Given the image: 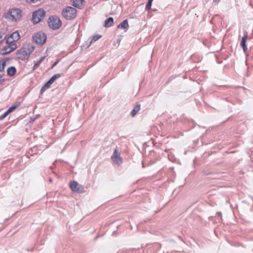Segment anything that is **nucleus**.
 Here are the masks:
<instances>
[{
  "label": "nucleus",
  "mask_w": 253,
  "mask_h": 253,
  "mask_svg": "<svg viewBox=\"0 0 253 253\" xmlns=\"http://www.w3.org/2000/svg\"><path fill=\"white\" fill-rule=\"evenodd\" d=\"M45 58V56H42L40 58V59L38 60L36 62H35L33 68V70L34 71L37 69L38 67H39L41 63L44 60Z\"/></svg>",
  "instance_id": "obj_17"
},
{
  "label": "nucleus",
  "mask_w": 253,
  "mask_h": 253,
  "mask_svg": "<svg viewBox=\"0 0 253 253\" xmlns=\"http://www.w3.org/2000/svg\"><path fill=\"white\" fill-rule=\"evenodd\" d=\"M49 27L52 30H57L60 28L62 22L60 18L56 16H51L48 20Z\"/></svg>",
  "instance_id": "obj_3"
},
{
  "label": "nucleus",
  "mask_w": 253,
  "mask_h": 253,
  "mask_svg": "<svg viewBox=\"0 0 253 253\" xmlns=\"http://www.w3.org/2000/svg\"><path fill=\"white\" fill-rule=\"evenodd\" d=\"M20 34L17 31H15L12 33L7 39L6 43L8 44L10 42H15L20 39Z\"/></svg>",
  "instance_id": "obj_8"
},
{
  "label": "nucleus",
  "mask_w": 253,
  "mask_h": 253,
  "mask_svg": "<svg viewBox=\"0 0 253 253\" xmlns=\"http://www.w3.org/2000/svg\"><path fill=\"white\" fill-rule=\"evenodd\" d=\"M3 17L8 21H14L10 9L3 14Z\"/></svg>",
  "instance_id": "obj_12"
},
{
  "label": "nucleus",
  "mask_w": 253,
  "mask_h": 253,
  "mask_svg": "<svg viewBox=\"0 0 253 253\" xmlns=\"http://www.w3.org/2000/svg\"><path fill=\"white\" fill-rule=\"evenodd\" d=\"M7 61H8V58H4L0 61V72L4 73V68Z\"/></svg>",
  "instance_id": "obj_15"
},
{
  "label": "nucleus",
  "mask_w": 253,
  "mask_h": 253,
  "mask_svg": "<svg viewBox=\"0 0 253 253\" xmlns=\"http://www.w3.org/2000/svg\"><path fill=\"white\" fill-rule=\"evenodd\" d=\"M16 69L14 66H11L7 70V74L9 76H12L16 73Z\"/></svg>",
  "instance_id": "obj_16"
},
{
  "label": "nucleus",
  "mask_w": 253,
  "mask_h": 253,
  "mask_svg": "<svg viewBox=\"0 0 253 253\" xmlns=\"http://www.w3.org/2000/svg\"><path fill=\"white\" fill-rule=\"evenodd\" d=\"M41 0H26V2L29 3H36L38 1H40Z\"/></svg>",
  "instance_id": "obj_29"
},
{
  "label": "nucleus",
  "mask_w": 253,
  "mask_h": 253,
  "mask_svg": "<svg viewBox=\"0 0 253 253\" xmlns=\"http://www.w3.org/2000/svg\"><path fill=\"white\" fill-rule=\"evenodd\" d=\"M111 159L113 160L114 163H115L118 165H120L122 164V158L120 156V153L118 151L117 147L115 148L114 152L112 156H111Z\"/></svg>",
  "instance_id": "obj_7"
},
{
  "label": "nucleus",
  "mask_w": 253,
  "mask_h": 253,
  "mask_svg": "<svg viewBox=\"0 0 253 253\" xmlns=\"http://www.w3.org/2000/svg\"><path fill=\"white\" fill-rule=\"evenodd\" d=\"M151 5L152 2L148 1L146 5L145 10L147 11L149 10L151 8Z\"/></svg>",
  "instance_id": "obj_26"
},
{
  "label": "nucleus",
  "mask_w": 253,
  "mask_h": 253,
  "mask_svg": "<svg viewBox=\"0 0 253 253\" xmlns=\"http://www.w3.org/2000/svg\"><path fill=\"white\" fill-rule=\"evenodd\" d=\"M14 21L20 20L22 17V10L19 8L10 9Z\"/></svg>",
  "instance_id": "obj_9"
},
{
  "label": "nucleus",
  "mask_w": 253,
  "mask_h": 253,
  "mask_svg": "<svg viewBox=\"0 0 253 253\" xmlns=\"http://www.w3.org/2000/svg\"><path fill=\"white\" fill-rule=\"evenodd\" d=\"M45 15V12L43 9H39L33 12L32 15V20L34 24L39 23Z\"/></svg>",
  "instance_id": "obj_5"
},
{
  "label": "nucleus",
  "mask_w": 253,
  "mask_h": 253,
  "mask_svg": "<svg viewBox=\"0 0 253 253\" xmlns=\"http://www.w3.org/2000/svg\"><path fill=\"white\" fill-rule=\"evenodd\" d=\"M7 37V31L5 29H1L0 30V44L6 39Z\"/></svg>",
  "instance_id": "obj_13"
},
{
  "label": "nucleus",
  "mask_w": 253,
  "mask_h": 253,
  "mask_svg": "<svg viewBox=\"0 0 253 253\" xmlns=\"http://www.w3.org/2000/svg\"><path fill=\"white\" fill-rule=\"evenodd\" d=\"M35 48L34 45L31 44H27L17 51L16 57L21 60H27L34 51Z\"/></svg>",
  "instance_id": "obj_1"
},
{
  "label": "nucleus",
  "mask_w": 253,
  "mask_h": 253,
  "mask_svg": "<svg viewBox=\"0 0 253 253\" xmlns=\"http://www.w3.org/2000/svg\"><path fill=\"white\" fill-rule=\"evenodd\" d=\"M101 37V35H96L95 36H94L92 39H91V41L90 42V43L88 45L87 47H88L90 44L92 42H96L98 40H99L100 38Z\"/></svg>",
  "instance_id": "obj_22"
},
{
  "label": "nucleus",
  "mask_w": 253,
  "mask_h": 253,
  "mask_svg": "<svg viewBox=\"0 0 253 253\" xmlns=\"http://www.w3.org/2000/svg\"><path fill=\"white\" fill-rule=\"evenodd\" d=\"M84 2V0H72V5L74 7L79 9L82 8Z\"/></svg>",
  "instance_id": "obj_11"
},
{
  "label": "nucleus",
  "mask_w": 253,
  "mask_h": 253,
  "mask_svg": "<svg viewBox=\"0 0 253 253\" xmlns=\"http://www.w3.org/2000/svg\"><path fill=\"white\" fill-rule=\"evenodd\" d=\"M70 187L73 192L80 193H82L84 192V187L75 181L70 182Z\"/></svg>",
  "instance_id": "obj_6"
},
{
  "label": "nucleus",
  "mask_w": 253,
  "mask_h": 253,
  "mask_svg": "<svg viewBox=\"0 0 253 253\" xmlns=\"http://www.w3.org/2000/svg\"><path fill=\"white\" fill-rule=\"evenodd\" d=\"M216 215L219 216H220L221 217V215H222V213L220 211H218V212H217L216 213Z\"/></svg>",
  "instance_id": "obj_32"
},
{
  "label": "nucleus",
  "mask_w": 253,
  "mask_h": 253,
  "mask_svg": "<svg viewBox=\"0 0 253 253\" xmlns=\"http://www.w3.org/2000/svg\"><path fill=\"white\" fill-rule=\"evenodd\" d=\"M46 89H47L46 88L44 87V86H43L42 87L41 89L40 93H41V94H42V93L45 91V90Z\"/></svg>",
  "instance_id": "obj_30"
},
{
  "label": "nucleus",
  "mask_w": 253,
  "mask_h": 253,
  "mask_svg": "<svg viewBox=\"0 0 253 253\" xmlns=\"http://www.w3.org/2000/svg\"><path fill=\"white\" fill-rule=\"evenodd\" d=\"M59 61V60H58L57 61L53 63V65H52V66L51 68H53L54 67H55V66L57 64V63H58Z\"/></svg>",
  "instance_id": "obj_31"
},
{
  "label": "nucleus",
  "mask_w": 253,
  "mask_h": 253,
  "mask_svg": "<svg viewBox=\"0 0 253 253\" xmlns=\"http://www.w3.org/2000/svg\"><path fill=\"white\" fill-rule=\"evenodd\" d=\"M113 23H114L113 18L110 17L105 20L104 26L105 27H110L113 25Z\"/></svg>",
  "instance_id": "obj_14"
},
{
  "label": "nucleus",
  "mask_w": 253,
  "mask_h": 253,
  "mask_svg": "<svg viewBox=\"0 0 253 253\" xmlns=\"http://www.w3.org/2000/svg\"><path fill=\"white\" fill-rule=\"evenodd\" d=\"M10 48V50H11V52L15 50L17 47L16 44L14 43V42H10L7 44Z\"/></svg>",
  "instance_id": "obj_23"
},
{
  "label": "nucleus",
  "mask_w": 253,
  "mask_h": 253,
  "mask_svg": "<svg viewBox=\"0 0 253 253\" xmlns=\"http://www.w3.org/2000/svg\"><path fill=\"white\" fill-rule=\"evenodd\" d=\"M220 0H213V2L217 3Z\"/></svg>",
  "instance_id": "obj_33"
},
{
  "label": "nucleus",
  "mask_w": 253,
  "mask_h": 253,
  "mask_svg": "<svg viewBox=\"0 0 253 253\" xmlns=\"http://www.w3.org/2000/svg\"><path fill=\"white\" fill-rule=\"evenodd\" d=\"M11 52V50H10V48L9 45L7 44V46H4L0 51V53L2 55H5Z\"/></svg>",
  "instance_id": "obj_19"
},
{
  "label": "nucleus",
  "mask_w": 253,
  "mask_h": 253,
  "mask_svg": "<svg viewBox=\"0 0 253 253\" xmlns=\"http://www.w3.org/2000/svg\"><path fill=\"white\" fill-rule=\"evenodd\" d=\"M61 76V75L60 74H55L54 75H53L50 79V80H49V82H51V83H52V84L54 82V81L59 78Z\"/></svg>",
  "instance_id": "obj_21"
},
{
  "label": "nucleus",
  "mask_w": 253,
  "mask_h": 253,
  "mask_svg": "<svg viewBox=\"0 0 253 253\" xmlns=\"http://www.w3.org/2000/svg\"><path fill=\"white\" fill-rule=\"evenodd\" d=\"M4 73L1 72H0V84H2L4 81L5 79L4 78Z\"/></svg>",
  "instance_id": "obj_25"
},
{
  "label": "nucleus",
  "mask_w": 253,
  "mask_h": 253,
  "mask_svg": "<svg viewBox=\"0 0 253 253\" xmlns=\"http://www.w3.org/2000/svg\"><path fill=\"white\" fill-rule=\"evenodd\" d=\"M153 0H148V1H149V2H152V3Z\"/></svg>",
  "instance_id": "obj_34"
},
{
  "label": "nucleus",
  "mask_w": 253,
  "mask_h": 253,
  "mask_svg": "<svg viewBox=\"0 0 253 253\" xmlns=\"http://www.w3.org/2000/svg\"><path fill=\"white\" fill-rule=\"evenodd\" d=\"M47 37L43 32H39L33 35V41L37 44L42 45L46 41Z\"/></svg>",
  "instance_id": "obj_4"
},
{
  "label": "nucleus",
  "mask_w": 253,
  "mask_h": 253,
  "mask_svg": "<svg viewBox=\"0 0 253 253\" xmlns=\"http://www.w3.org/2000/svg\"><path fill=\"white\" fill-rule=\"evenodd\" d=\"M17 107H18V105H12V106H11L6 111L7 113L9 114L10 113H11L13 111H14Z\"/></svg>",
  "instance_id": "obj_24"
},
{
  "label": "nucleus",
  "mask_w": 253,
  "mask_h": 253,
  "mask_svg": "<svg viewBox=\"0 0 253 253\" xmlns=\"http://www.w3.org/2000/svg\"><path fill=\"white\" fill-rule=\"evenodd\" d=\"M77 10L76 8L68 6L63 9L62 11V16L67 20L74 19L77 16Z\"/></svg>",
  "instance_id": "obj_2"
},
{
  "label": "nucleus",
  "mask_w": 253,
  "mask_h": 253,
  "mask_svg": "<svg viewBox=\"0 0 253 253\" xmlns=\"http://www.w3.org/2000/svg\"><path fill=\"white\" fill-rule=\"evenodd\" d=\"M52 84V83H51L49 81L43 85L44 87L46 88L47 89L50 87V86Z\"/></svg>",
  "instance_id": "obj_28"
},
{
  "label": "nucleus",
  "mask_w": 253,
  "mask_h": 253,
  "mask_svg": "<svg viewBox=\"0 0 253 253\" xmlns=\"http://www.w3.org/2000/svg\"><path fill=\"white\" fill-rule=\"evenodd\" d=\"M128 27V21L126 19L124 20L121 24L118 25V28H122L124 29H127Z\"/></svg>",
  "instance_id": "obj_18"
},
{
  "label": "nucleus",
  "mask_w": 253,
  "mask_h": 253,
  "mask_svg": "<svg viewBox=\"0 0 253 253\" xmlns=\"http://www.w3.org/2000/svg\"><path fill=\"white\" fill-rule=\"evenodd\" d=\"M8 114L7 113V112H5L3 114L0 116V120H1L3 119L4 118H5Z\"/></svg>",
  "instance_id": "obj_27"
},
{
  "label": "nucleus",
  "mask_w": 253,
  "mask_h": 253,
  "mask_svg": "<svg viewBox=\"0 0 253 253\" xmlns=\"http://www.w3.org/2000/svg\"><path fill=\"white\" fill-rule=\"evenodd\" d=\"M247 39H248V35H247V33L246 32L245 33V34L244 35V36L242 37L241 41V43H240V45L243 48L244 53L247 56H248V53H247V49H247V46L246 45V41H247Z\"/></svg>",
  "instance_id": "obj_10"
},
{
  "label": "nucleus",
  "mask_w": 253,
  "mask_h": 253,
  "mask_svg": "<svg viewBox=\"0 0 253 253\" xmlns=\"http://www.w3.org/2000/svg\"><path fill=\"white\" fill-rule=\"evenodd\" d=\"M140 104L136 105L131 112V116L132 117H134L136 114V113L140 110Z\"/></svg>",
  "instance_id": "obj_20"
}]
</instances>
